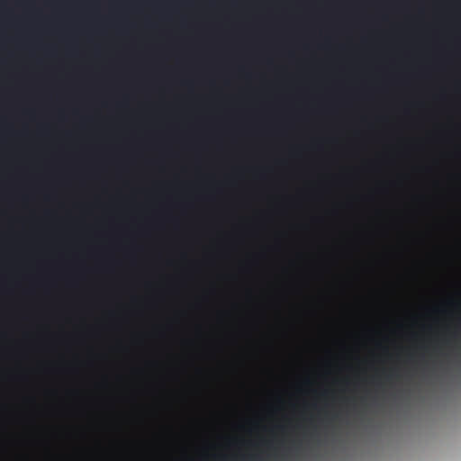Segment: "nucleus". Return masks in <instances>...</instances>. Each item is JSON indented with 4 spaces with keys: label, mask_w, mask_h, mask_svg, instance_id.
<instances>
[{
    "label": "nucleus",
    "mask_w": 461,
    "mask_h": 461,
    "mask_svg": "<svg viewBox=\"0 0 461 461\" xmlns=\"http://www.w3.org/2000/svg\"><path fill=\"white\" fill-rule=\"evenodd\" d=\"M396 375L394 373H390L386 375V379L391 381L393 378H394Z\"/></svg>",
    "instance_id": "1"
},
{
    "label": "nucleus",
    "mask_w": 461,
    "mask_h": 461,
    "mask_svg": "<svg viewBox=\"0 0 461 461\" xmlns=\"http://www.w3.org/2000/svg\"><path fill=\"white\" fill-rule=\"evenodd\" d=\"M252 461H263V460H262L261 458H259V457H256V456H254V457L252 458Z\"/></svg>",
    "instance_id": "2"
}]
</instances>
